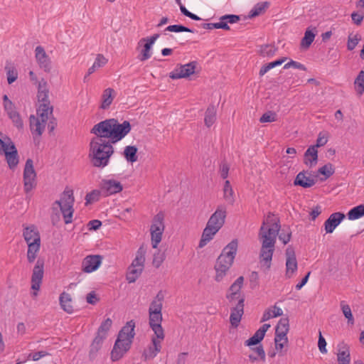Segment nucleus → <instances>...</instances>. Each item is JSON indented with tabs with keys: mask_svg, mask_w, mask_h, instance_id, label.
<instances>
[{
	"mask_svg": "<svg viewBox=\"0 0 364 364\" xmlns=\"http://www.w3.org/2000/svg\"><path fill=\"white\" fill-rule=\"evenodd\" d=\"M341 308L344 316L347 318L349 324H354V318L349 305L345 304L344 301L341 302Z\"/></svg>",
	"mask_w": 364,
	"mask_h": 364,
	"instance_id": "48",
	"label": "nucleus"
},
{
	"mask_svg": "<svg viewBox=\"0 0 364 364\" xmlns=\"http://www.w3.org/2000/svg\"><path fill=\"white\" fill-rule=\"evenodd\" d=\"M135 322L128 321L119 331L117 340L111 351V360L114 362L120 360L131 348L135 336Z\"/></svg>",
	"mask_w": 364,
	"mask_h": 364,
	"instance_id": "4",
	"label": "nucleus"
},
{
	"mask_svg": "<svg viewBox=\"0 0 364 364\" xmlns=\"http://www.w3.org/2000/svg\"><path fill=\"white\" fill-rule=\"evenodd\" d=\"M337 348V360L338 364H350V354L349 346L344 342H341L338 345Z\"/></svg>",
	"mask_w": 364,
	"mask_h": 364,
	"instance_id": "23",
	"label": "nucleus"
},
{
	"mask_svg": "<svg viewBox=\"0 0 364 364\" xmlns=\"http://www.w3.org/2000/svg\"><path fill=\"white\" fill-rule=\"evenodd\" d=\"M364 18V14L363 13L353 12L351 14V18L353 23L356 25H360Z\"/></svg>",
	"mask_w": 364,
	"mask_h": 364,
	"instance_id": "64",
	"label": "nucleus"
},
{
	"mask_svg": "<svg viewBox=\"0 0 364 364\" xmlns=\"http://www.w3.org/2000/svg\"><path fill=\"white\" fill-rule=\"evenodd\" d=\"M318 346V349L321 351V353H327V350H326V341L325 338L323 337V336L321 335V331L319 332Z\"/></svg>",
	"mask_w": 364,
	"mask_h": 364,
	"instance_id": "61",
	"label": "nucleus"
},
{
	"mask_svg": "<svg viewBox=\"0 0 364 364\" xmlns=\"http://www.w3.org/2000/svg\"><path fill=\"white\" fill-rule=\"evenodd\" d=\"M275 348L277 350H282L284 346L288 343L287 334L275 333Z\"/></svg>",
	"mask_w": 364,
	"mask_h": 364,
	"instance_id": "47",
	"label": "nucleus"
},
{
	"mask_svg": "<svg viewBox=\"0 0 364 364\" xmlns=\"http://www.w3.org/2000/svg\"><path fill=\"white\" fill-rule=\"evenodd\" d=\"M149 326L154 332L155 336L161 340L164 339V331L161 326L162 314L159 312L149 313Z\"/></svg>",
	"mask_w": 364,
	"mask_h": 364,
	"instance_id": "14",
	"label": "nucleus"
},
{
	"mask_svg": "<svg viewBox=\"0 0 364 364\" xmlns=\"http://www.w3.org/2000/svg\"><path fill=\"white\" fill-rule=\"evenodd\" d=\"M277 51V48L272 45H263L259 48V54L264 58H272Z\"/></svg>",
	"mask_w": 364,
	"mask_h": 364,
	"instance_id": "42",
	"label": "nucleus"
},
{
	"mask_svg": "<svg viewBox=\"0 0 364 364\" xmlns=\"http://www.w3.org/2000/svg\"><path fill=\"white\" fill-rule=\"evenodd\" d=\"M216 119V109L214 105H210L205 114V124L210 127H211L215 122Z\"/></svg>",
	"mask_w": 364,
	"mask_h": 364,
	"instance_id": "37",
	"label": "nucleus"
},
{
	"mask_svg": "<svg viewBox=\"0 0 364 364\" xmlns=\"http://www.w3.org/2000/svg\"><path fill=\"white\" fill-rule=\"evenodd\" d=\"M280 230L279 220L273 214L269 213L264 220L259 236L262 242L260 262L269 269L274 251L277 236Z\"/></svg>",
	"mask_w": 364,
	"mask_h": 364,
	"instance_id": "1",
	"label": "nucleus"
},
{
	"mask_svg": "<svg viewBox=\"0 0 364 364\" xmlns=\"http://www.w3.org/2000/svg\"><path fill=\"white\" fill-rule=\"evenodd\" d=\"M107 337L103 336V334H100L99 333H97V336L94 338L91 346H90V355H95L99 349L101 348L103 341Z\"/></svg>",
	"mask_w": 364,
	"mask_h": 364,
	"instance_id": "39",
	"label": "nucleus"
},
{
	"mask_svg": "<svg viewBox=\"0 0 364 364\" xmlns=\"http://www.w3.org/2000/svg\"><path fill=\"white\" fill-rule=\"evenodd\" d=\"M36 173L33 167V161L28 159L23 171L24 190L26 193L31 191L36 186Z\"/></svg>",
	"mask_w": 364,
	"mask_h": 364,
	"instance_id": "10",
	"label": "nucleus"
},
{
	"mask_svg": "<svg viewBox=\"0 0 364 364\" xmlns=\"http://www.w3.org/2000/svg\"><path fill=\"white\" fill-rule=\"evenodd\" d=\"M7 164L11 169H14L18 164V155L14 144L8 139L6 145H3V149Z\"/></svg>",
	"mask_w": 364,
	"mask_h": 364,
	"instance_id": "12",
	"label": "nucleus"
},
{
	"mask_svg": "<svg viewBox=\"0 0 364 364\" xmlns=\"http://www.w3.org/2000/svg\"><path fill=\"white\" fill-rule=\"evenodd\" d=\"M270 328V324L264 323L263 324L255 333V334L247 339L245 344L247 346H255L260 343L261 341L263 340L265 333Z\"/></svg>",
	"mask_w": 364,
	"mask_h": 364,
	"instance_id": "24",
	"label": "nucleus"
},
{
	"mask_svg": "<svg viewBox=\"0 0 364 364\" xmlns=\"http://www.w3.org/2000/svg\"><path fill=\"white\" fill-rule=\"evenodd\" d=\"M164 31H169V32H175V33H179V32H189V33H193V30L186 27L183 25H171L167 26Z\"/></svg>",
	"mask_w": 364,
	"mask_h": 364,
	"instance_id": "50",
	"label": "nucleus"
},
{
	"mask_svg": "<svg viewBox=\"0 0 364 364\" xmlns=\"http://www.w3.org/2000/svg\"><path fill=\"white\" fill-rule=\"evenodd\" d=\"M344 218L345 215L340 212L331 214L324 223V227L326 233L333 232L335 228L341 223V222Z\"/></svg>",
	"mask_w": 364,
	"mask_h": 364,
	"instance_id": "21",
	"label": "nucleus"
},
{
	"mask_svg": "<svg viewBox=\"0 0 364 364\" xmlns=\"http://www.w3.org/2000/svg\"><path fill=\"white\" fill-rule=\"evenodd\" d=\"M107 62H108V60L102 54H97L94 63L88 69L87 75L85 76L84 80H85L87 75L92 74L97 69L105 66L107 63Z\"/></svg>",
	"mask_w": 364,
	"mask_h": 364,
	"instance_id": "33",
	"label": "nucleus"
},
{
	"mask_svg": "<svg viewBox=\"0 0 364 364\" xmlns=\"http://www.w3.org/2000/svg\"><path fill=\"white\" fill-rule=\"evenodd\" d=\"M159 36L160 35L159 33H155L150 37L143 38L139 41L138 44L140 46L143 42H148L151 46H153L156 41L159 38Z\"/></svg>",
	"mask_w": 364,
	"mask_h": 364,
	"instance_id": "63",
	"label": "nucleus"
},
{
	"mask_svg": "<svg viewBox=\"0 0 364 364\" xmlns=\"http://www.w3.org/2000/svg\"><path fill=\"white\" fill-rule=\"evenodd\" d=\"M244 282V277H239L235 282L230 287L228 291L226 294V298L229 302L232 303L236 300L238 301L240 299H245L244 296L241 294V289Z\"/></svg>",
	"mask_w": 364,
	"mask_h": 364,
	"instance_id": "15",
	"label": "nucleus"
},
{
	"mask_svg": "<svg viewBox=\"0 0 364 364\" xmlns=\"http://www.w3.org/2000/svg\"><path fill=\"white\" fill-rule=\"evenodd\" d=\"M151 48L152 46L150 43L145 42L143 48L138 56V59L142 62L149 59L152 55Z\"/></svg>",
	"mask_w": 364,
	"mask_h": 364,
	"instance_id": "44",
	"label": "nucleus"
},
{
	"mask_svg": "<svg viewBox=\"0 0 364 364\" xmlns=\"http://www.w3.org/2000/svg\"><path fill=\"white\" fill-rule=\"evenodd\" d=\"M43 260L38 259L33 267L31 276V289L34 291L32 292L33 296H36L38 295L37 291L40 289L43 277Z\"/></svg>",
	"mask_w": 364,
	"mask_h": 364,
	"instance_id": "11",
	"label": "nucleus"
},
{
	"mask_svg": "<svg viewBox=\"0 0 364 364\" xmlns=\"http://www.w3.org/2000/svg\"><path fill=\"white\" fill-rule=\"evenodd\" d=\"M361 40V37L359 34H355L353 36L350 34L348 37L347 41V48L348 50H353L356 46L358 44L360 41Z\"/></svg>",
	"mask_w": 364,
	"mask_h": 364,
	"instance_id": "51",
	"label": "nucleus"
},
{
	"mask_svg": "<svg viewBox=\"0 0 364 364\" xmlns=\"http://www.w3.org/2000/svg\"><path fill=\"white\" fill-rule=\"evenodd\" d=\"M162 303H158L152 301L149 309V313L159 312L161 313Z\"/></svg>",
	"mask_w": 364,
	"mask_h": 364,
	"instance_id": "62",
	"label": "nucleus"
},
{
	"mask_svg": "<svg viewBox=\"0 0 364 364\" xmlns=\"http://www.w3.org/2000/svg\"><path fill=\"white\" fill-rule=\"evenodd\" d=\"M355 88L359 95H362L364 92V71L361 70L359 72L356 77L355 82Z\"/></svg>",
	"mask_w": 364,
	"mask_h": 364,
	"instance_id": "46",
	"label": "nucleus"
},
{
	"mask_svg": "<svg viewBox=\"0 0 364 364\" xmlns=\"http://www.w3.org/2000/svg\"><path fill=\"white\" fill-rule=\"evenodd\" d=\"M286 275L287 277L290 278L297 269V261L295 252L291 247H288L286 250Z\"/></svg>",
	"mask_w": 364,
	"mask_h": 364,
	"instance_id": "19",
	"label": "nucleus"
},
{
	"mask_svg": "<svg viewBox=\"0 0 364 364\" xmlns=\"http://www.w3.org/2000/svg\"><path fill=\"white\" fill-rule=\"evenodd\" d=\"M5 70L6 71L8 83L9 84L13 83L14 81L16 80V79L18 77L17 70L13 66H8V65H6L5 67Z\"/></svg>",
	"mask_w": 364,
	"mask_h": 364,
	"instance_id": "49",
	"label": "nucleus"
},
{
	"mask_svg": "<svg viewBox=\"0 0 364 364\" xmlns=\"http://www.w3.org/2000/svg\"><path fill=\"white\" fill-rule=\"evenodd\" d=\"M4 111L6 113L8 117L11 120L14 126H15L19 130L23 129V122L19 112L17 111L15 105L9 107H6Z\"/></svg>",
	"mask_w": 364,
	"mask_h": 364,
	"instance_id": "22",
	"label": "nucleus"
},
{
	"mask_svg": "<svg viewBox=\"0 0 364 364\" xmlns=\"http://www.w3.org/2000/svg\"><path fill=\"white\" fill-rule=\"evenodd\" d=\"M100 188L107 196L121 192L123 186L119 181L114 179H103L100 183Z\"/></svg>",
	"mask_w": 364,
	"mask_h": 364,
	"instance_id": "16",
	"label": "nucleus"
},
{
	"mask_svg": "<svg viewBox=\"0 0 364 364\" xmlns=\"http://www.w3.org/2000/svg\"><path fill=\"white\" fill-rule=\"evenodd\" d=\"M350 220H356L364 215V204L353 208L347 214Z\"/></svg>",
	"mask_w": 364,
	"mask_h": 364,
	"instance_id": "41",
	"label": "nucleus"
},
{
	"mask_svg": "<svg viewBox=\"0 0 364 364\" xmlns=\"http://www.w3.org/2000/svg\"><path fill=\"white\" fill-rule=\"evenodd\" d=\"M223 191L225 200L228 204L233 205L235 203L234 191L229 181H225Z\"/></svg>",
	"mask_w": 364,
	"mask_h": 364,
	"instance_id": "35",
	"label": "nucleus"
},
{
	"mask_svg": "<svg viewBox=\"0 0 364 364\" xmlns=\"http://www.w3.org/2000/svg\"><path fill=\"white\" fill-rule=\"evenodd\" d=\"M36 85H38V93L49 92L48 84L45 79L41 78Z\"/></svg>",
	"mask_w": 364,
	"mask_h": 364,
	"instance_id": "60",
	"label": "nucleus"
},
{
	"mask_svg": "<svg viewBox=\"0 0 364 364\" xmlns=\"http://www.w3.org/2000/svg\"><path fill=\"white\" fill-rule=\"evenodd\" d=\"M146 250L141 246L136 252L135 258L128 268L127 280L129 283L134 282L141 274L145 263Z\"/></svg>",
	"mask_w": 364,
	"mask_h": 364,
	"instance_id": "8",
	"label": "nucleus"
},
{
	"mask_svg": "<svg viewBox=\"0 0 364 364\" xmlns=\"http://www.w3.org/2000/svg\"><path fill=\"white\" fill-rule=\"evenodd\" d=\"M102 263L100 255H88L82 262V270L86 273H91L97 270Z\"/></svg>",
	"mask_w": 364,
	"mask_h": 364,
	"instance_id": "17",
	"label": "nucleus"
},
{
	"mask_svg": "<svg viewBox=\"0 0 364 364\" xmlns=\"http://www.w3.org/2000/svg\"><path fill=\"white\" fill-rule=\"evenodd\" d=\"M114 90L112 88L108 87L103 91L102 95V102L100 108L102 109H107L109 107L112 101L114 98Z\"/></svg>",
	"mask_w": 364,
	"mask_h": 364,
	"instance_id": "30",
	"label": "nucleus"
},
{
	"mask_svg": "<svg viewBox=\"0 0 364 364\" xmlns=\"http://www.w3.org/2000/svg\"><path fill=\"white\" fill-rule=\"evenodd\" d=\"M328 133L320 132L316 140V144L315 145H312V146H316V149H317L318 147L324 146L328 142Z\"/></svg>",
	"mask_w": 364,
	"mask_h": 364,
	"instance_id": "56",
	"label": "nucleus"
},
{
	"mask_svg": "<svg viewBox=\"0 0 364 364\" xmlns=\"http://www.w3.org/2000/svg\"><path fill=\"white\" fill-rule=\"evenodd\" d=\"M163 340L157 338L156 336L151 339L152 346H149L147 350L144 353L145 360L154 358L156 354L160 352L161 346V343Z\"/></svg>",
	"mask_w": 364,
	"mask_h": 364,
	"instance_id": "27",
	"label": "nucleus"
},
{
	"mask_svg": "<svg viewBox=\"0 0 364 364\" xmlns=\"http://www.w3.org/2000/svg\"><path fill=\"white\" fill-rule=\"evenodd\" d=\"M318 172L328 178L334 173V169L331 164H327L319 168Z\"/></svg>",
	"mask_w": 364,
	"mask_h": 364,
	"instance_id": "54",
	"label": "nucleus"
},
{
	"mask_svg": "<svg viewBox=\"0 0 364 364\" xmlns=\"http://www.w3.org/2000/svg\"><path fill=\"white\" fill-rule=\"evenodd\" d=\"M35 56L41 68L46 72L51 70L50 60L42 46H37L35 49Z\"/></svg>",
	"mask_w": 364,
	"mask_h": 364,
	"instance_id": "18",
	"label": "nucleus"
},
{
	"mask_svg": "<svg viewBox=\"0 0 364 364\" xmlns=\"http://www.w3.org/2000/svg\"><path fill=\"white\" fill-rule=\"evenodd\" d=\"M315 33L312 31L306 30L304 36L301 39V46L304 48H309L315 38Z\"/></svg>",
	"mask_w": 364,
	"mask_h": 364,
	"instance_id": "45",
	"label": "nucleus"
},
{
	"mask_svg": "<svg viewBox=\"0 0 364 364\" xmlns=\"http://www.w3.org/2000/svg\"><path fill=\"white\" fill-rule=\"evenodd\" d=\"M95 135L90 142L89 158L92 165L97 168H104L109 162L114 154L113 143L103 134L92 133Z\"/></svg>",
	"mask_w": 364,
	"mask_h": 364,
	"instance_id": "2",
	"label": "nucleus"
},
{
	"mask_svg": "<svg viewBox=\"0 0 364 364\" xmlns=\"http://www.w3.org/2000/svg\"><path fill=\"white\" fill-rule=\"evenodd\" d=\"M137 148L135 146H127L124 150V156L128 162L134 163L138 159Z\"/></svg>",
	"mask_w": 364,
	"mask_h": 364,
	"instance_id": "38",
	"label": "nucleus"
},
{
	"mask_svg": "<svg viewBox=\"0 0 364 364\" xmlns=\"http://www.w3.org/2000/svg\"><path fill=\"white\" fill-rule=\"evenodd\" d=\"M100 191L98 190H94L86 195L85 204L87 205L90 203L97 202L100 200Z\"/></svg>",
	"mask_w": 364,
	"mask_h": 364,
	"instance_id": "53",
	"label": "nucleus"
},
{
	"mask_svg": "<svg viewBox=\"0 0 364 364\" xmlns=\"http://www.w3.org/2000/svg\"><path fill=\"white\" fill-rule=\"evenodd\" d=\"M75 202L73 192L72 190H65L60 200L55 201L53 204V210H56L57 205L60 208L65 224L73 222V216L74 213L73 204Z\"/></svg>",
	"mask_w": 364,
	"mask_h": 364,
	"instance_id": "7",
	"label": "nucleus"
},
{
	"mask_svg": "<svg viewBox=\"0 0 364 364\" xmlns=\"http://www.w3.org/2000/svg\"><path fill=\"white\" fill-rule=\"evenodd\" d=\"M131 129L132 127L129 121L125 120L120 124L117 119L112 118L96 124L90 132L103 134L115 144L125 137Z\"/></svg>",
	"mask_w": 364,
	"mask_h": 364,
	"instance_id": "3",
	"label": "nucleus"
},
{
	"mask_svg": "<svg viewBox=\"0 0 364 364\" xmlns=\"http://www.w3.org/2000/svg\"><path fill=\"white\" fill-rule=\"evenodd\" d=\"M227 216V208L224 205L217 207L215 211L210 215L206 226L204 228L198 247L200 248L205 246L212 240L216 233L222 228L225 222Z\"/></svg>",
	"mask_w": 364,
	"mask_h": 364,
	"instance_id": "5",
	"label": "nucleus"
},
{
	"mask_svg": "<svg viewBox=\"0 0 364 364\" xmlns=\"http://www.w3.org/2000/svg\"><path fill=\"white\" fill-rule=\"evenodd\" d=\"M23 236L26 243L41 242L39 232L34 225L25 227Z\"/></svg>",
	"mask_w": 364,
	"mask_h": 364,
	"instance_id": "25",
	"label": "nucleus"
},
{
	"mask_svg": "<svg viewBox=\"0 0 364 364\" xmlns=\"http://www.w3.org/2000/svg\"><path fill=\"white\" fill-rule=\"evenodd\" d=\"M112 325V321L109 318H107L100 326L97 333L103 334V336L107 337V332L110 329Z\"/></svg>",
	"mask_w": 364,
	"mask_h": 364,
	"instance_id": "52",
	"label": "nucleus"
},
{
	"mask_svg": "<svg viewBox=\"0 0 364 364\" xmlns=\"http://www.w3.org/2000/svg\"><path fill=\"white\" fill-rule=\"evenodd\" d=\"M30 129L33 135L41 136L45 130L46 124L38 117L31 115L29 117Z\"/></svg>",
	"mask_w": 364,
	"mask_h": 364,
	"instance_id": "26",
	"label": "nucleus"
},
{
	"mask_svg": "<svg viewBox=\"0 0 364 364\" xmlns=\"http://www.w3.org/2000/svg\"><path fill=\"white\" fill-rule=\"evenodd\" d=\"M277 120V114L273 112H267L259 119L261 123L272 122Z\"/></svg>",
	"mask_w": 364,
	"mask_h": 364,
	"instance_id": "55",
	"label": "nucleus"
},
{
	"mask_svg": "<svg viewBox=\"0 0 364 364\" xmlns=\"http://www.w3.org/2000/svg\"><path fill=\"white\" fill-rule=\"evenodd\" d=\"M291 67H293L294 68H296V69H299V70H306V67L299 63V62H296V61H294V60H290L289 63H286L284 66V69H289V68Z\"/></svg>",
	"mask_w": 364,
	"mask_h": 364,
	"instance_id": "59",
	"label": "nucleus"
},
{
	"mask_svg": "<svg viewBox=\"0 0 364 364\" xmlns=\"http://www.w3.org/2000/svg\"><path fill=\"white\" fill-rule=\"evenodd\" d=\"M164 229V214L162 212H159L154 217L150 228L151 245L153 248H157L161 241Z\"/></svg>",
	"mask_w": 364,
	"mask_h": 364,
	"instance_id": "9",
	"label": "nucleus"
},
{
	"mask_svg": "<svg viewBox=\"0 0 364 364\" xmlns=\"http://www.w3.org/2000/svg\"><path fill=\"white\" fill-rule=\"evenodd\" d=\"M165 258H166V256H165L164 253H162L160 252L155 253L154 255V258H153V262H152L153 265L155 267L159 268L163 262L164 261Z\"/></svg>",
	"mask_w": 364,
	"mask_h": 364,
	"instance_id": "57",
	"label": "nucleus"
},
{
	"mask_svg": "<svg viewBox=\"0 0 364 364\" xmlns=\"http://www.w3.org/2000/svg\"><path fill=\"white\" fill-rule=\"evenodd\" d=\"M294 184L295 186H300L303 188H310L315 184V180L311 177L306 176L304 172H300L297 174Z\"/></svg>",
	"mask_w": 364,
	"mask_h": 364,
	"instance_id": "31",
	"label": "nucleus"
},
{
	"mask_svg": "<svg viewBox=\"0 0 364 364\" xmlns=\"http://www.w3.org/2000/svg\"><path fill=\"white\" fill-rule=\"evenodd\" d=\"M244 302L245 299H240V301H237L236 306L231 309L230 322L234 327H237L240 322L242 316L244 313Z\"/></svg>",
	"mask_w": 364,
	"mask_h": 364,
	"instance_id": "20",
	"label": "nucleus"
},
{
	"mask_svg": "<svg viewBox=\"0 0 364 364\" xmlns=\"http://www.w3.org/2000/svg\"><path fill=\"white\" fill-rule=\"evenodd\" d=\"M282 314L283 311L282 309L278 307L277 305H274L272 309H268L264 312L261 321L264 322L272 318L280 316Z\"/></svg>",
	"mask_w": 364,
	"mask_h": 364,
	"instance_id": "36",
	"label": "nucleus"
},
{
	"mask_svg": "<svg viewBox=\"0 0 364 364\" xmlns=\"http://www.w3.org/2000/svg\"><path fill=\"white\" fill-rule=\"evenodd\" d=\"M49 92L38 93L37 97L40 105H46L47 106H51L48 98Z\"/></svg>",
	"mask_w": 364,
	"mask_h": 364,
	"instance_id": "58",
	"label": "nucleus"
},
{
	"mask_svg": "<svg viewBox=\"0 0 364 364\" xmlns=\"http://www.w3.org/2000/svg\"><path fill=\"white\" fill-rule=\"evenodd\" d=\"M318 161V151L316 146H310L304 153V164L309 167L314 166Z\"/></svg>",
	"mask_w": 364,
	"mask_h": 364,
	"instance_id": "28",
	"label": "nucleus"
},
{
	"mask_svg": "<svg viewBox=\"0 0 364 364\" xmlns=\"http://www.w3.org/2000/svg\"><path fill=\"white\" fill-rule=\"evenodd\" d=\"M53 106H47L46 105H40L37 109V117L45 124L53 117Z\"/></svg>",
	"mask_w": 364,
	"mask_h": 364,
	"instance_id": "29",
	"label": "nucleus"
},
{
	"mask_svg": "<svg viewBox=\"0 0 364 364\" xmlns=\"http://www.w3.org/2000/svg\"><path fill=\"white\" fill-rule=\"evenodd\" d=\"M28 251H27V259L30 263L34 262L37 257V254L40 250L41 242H30L27 243Z\"/></svg>",
	"mask_w": 364,
	"mask_h": 364,
	"instance_id": "34",
	"label": "nucleus"
},
{
	"mask_svg": "<svg viewBox=\"0 0 364 364\" xmlns=\"http://www.w3.org/2000/svg\"><path fill=\"white\" fill-rule=\"evenodd\" d=\"M289 331V321L287 317H282L279 321L275 333L287 334Z\"/></svg>",
	"mask_w": 364,
	"mask_h": 364,
	"instance_id": "40",
	"label": "nucleus"
},
{
	"mask_svg": "<svg viewBox=\"0 0 364 364\" xmlns=\"http://www.w3.org/2000/svg\"><path fill=\"white\" fill-rule=\"evenodd\" d=\"M60 304L61 308L67 313L72 314L73 312V306L72 305L71 296L66 293L63 292L59 297Z\"/></svg>",
	"mask_w": 364,
	"mask_h": 364,
	"instance_id": "32",
	"label": "nucleus"
},
{
	"mask_svg": "<svg viewBox=\"0 0 364 364\" xmlns=\"http://www.w3.org/2000/svg\"><path fill=\"white\" fill-rule=\"evenodd\" d=\"M269 3L267 1L257 3L249 14L250 18H254L260 15L266 9L268 8Z\"/></svg>",
	"mask_w": 364,
	"mask_h": 364,
	"instance_id": "43",
	"label": "nucleus"
},
{
	"mask_svg": "<svg viewBox=\"0 0 364 364\" xmlns=\"http://www.w3.org/2000/svg\"><path fill=\"white\" fill-rule=\"evenodd\" d=\"M237 240H232L223 248L221 254L217 258L214 267L216 282H221L232 265L237 254Z\"/></svg>",
	"mask_w": 364,
	"mask_h": 364,
	"instance_id": "6",
	"label": "nucleus"
},
{
	"mask_svg": "<svg viewBox=\"0 0 364 364\" xmlns=\"http://www.w3.org/2000/svg\"><path fill=\"white\" fill-rule=\"evenodd\" d=\"M197 63L196 61L190 62L187 64L180 65L175 68L169 74V77L173 80L186 78L195 73Z\"/></svg>",
	"mask_w": 364,
	"mask_h": 364,
	"instance_id": "13",
	"label": "nucleus"
}]
</instances>
